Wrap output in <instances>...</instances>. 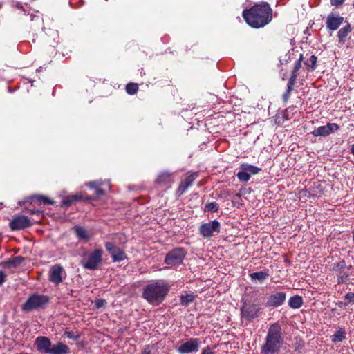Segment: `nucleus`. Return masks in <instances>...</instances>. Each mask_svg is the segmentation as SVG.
<instances>
[{
  "label": "nucleus",
  "mask_w": 354,
  "mask_h": 354,
  "mask_svg": "<svg viewBox=\"0 0 354 354\" xmlns=\"http://www.w3.org/2000/svg\"><path fill=\"white\" fill-rule=\"evenodd\" d=\"M246 23L254 28H260L268 24L272 19V10L267 2L255 4L243 11Z\"/></svg>",
  "instance_id": "f257e3e1"
},
{
  "label": "nucleus",
  "mask_w": 354,
  "mask_h": 354,
  "mask_svg": "<svg viewBox=\"0 0 354 354\" xmlns=\"http://www.w3.org/2000/svg\"><path fill=\"white\" fill-rule=\"evenodd\" d=\"M169 291V286L163 280H154L147 283L142 290V297L150 304H161Z\"/></svg>",
  "instance_id": "f03ea898"
},
{
  "label": "nucleus",
  "mask_w": 354,
  "mask_h": 354,
  "mask_svg": "<svg viewBox=\"0 0 354 354\" xmlns=\"http://www.w3.org/2000/svg\"><path fill=\"white\" fill-rule=\"evenodd\" d=\"M283 343V337L281 326L278 323L270 326L265 343L261 348V354H277Z\"/></svg>",
  "instance_id": "7ed1b4c3"
},
{
  "label": "nucleus",
  "mask_w": 354,
  "mask_h": 354,
  "mask_svg": "<svg viewBox=\"0 0 354 354\" xmlns=\"http://www.w3.org/2000/svg\"><path fill=\"white\" fill-rule=\"evenodd\" d=\"M103 250L100 248L95 249L84 255L81 264L84 268L88 270H98L102 263Z\"/></svg>",
  "instance_id": "20e7f679"
},
{
  "label": "nucleus",
  "mask_w": 354,
  "mask_h": 354,
  "mask_svg": "<svg viewBox=\"0 0 354 354\" xmlns=\"http://www.w3.org/2000/svg\"><path fill=\"white\" fill-rule=\"evenodd\" d=\"M49 302L48 297L46 295L33 294L23 304L22 310L24 311H32L35 309L43 308Z\"/></svg>",
  "instance_id": "39448f33"
},
{
  "label": "nucleus",
  "mask_w": 354,
  "mask_h": 354,
  "mask_svg": "<svg viewBox=\"0 0 354 354\" xmlns=\"http://www.w3.org/2000/svg\"><path fill=\"white\" fill-rule=\"evenodd\" d=\"M186 252L182 248H176L169 251L165 257V263L169 267L181 265L185 257Z\"/></svg>",
  "instance_id": "423d86ee"
},
{
  "label": "nucleus",
  "mask_w": 354,
  "mask_h": 354,
  "mask_svg": "<svg viewBox=\"0 0 354 354\" xmlns=\"http://www.w3.org/2000/svg\"><path fill=\"white\" fill-rule=\"evenodd\" d=\"M201 343V340L198 338H190L187 342H182L177 347L176 351L179 354L195 353L198 351Z\"/></svg>",
  "instance_id": "0eeeda50"
},
{
  "label": "nucleus",
  "mask_w": 354,
  "mask_h": 354,
  "mask_svg": "<svg viewBox=\"0 0 354 354\" xmlns=\"http://www.w3.org/2000/svg\"><path fill=\"white\" fill-rule=\"evenodd\" d=\"M259 310L260 308L254 304L243 303L241 308V318L247 322H251L258 317Z\"/></svg>",
  "instance_id": "6e6552de"
},
{
  "label": "nucleus",
  "mask_w": 354,
  "mask_h": 354,
  "mask_svg": "<svg viewBox=\"0 0 354 354\" xmlns=\"http://www.w3.org/2000/svg\"><path fill=\"white\" fill-rule=\"evenodd\" d=\"M220 230L221 224L216 220L203 223L199 228V232L204 238H210L214 235V233H219Z\"/></svg>",
  "instance_id": "1a4fd4ad"
},
{
  "label": "nucleus",
  "mask_w": 354,
  "mask_h": 354,
  "mask_svg": "<svg viewBox=\"0 0 354 354\" xmlns=\"http://www.w3.org/2000/svg\"><path fill=\"white\" fill-rule=\"evenodd\" d=\"M31 222L26 216H18L10 222V227L12 230H21L29 227Z\"/></svg>",
  "instance_id": "9d476101"
},
{
  "label": "nucleus",
  "mask_w": 354,
  "mask_h": 354,
  "mask_svg": "<svg viewBox=\"0 0 354 354\" xmlns=\"http://www.w3.org/2000/svg\"><path fill=\"white\" fill-rule=\"evenodd\" d=\"M339 127L336 123H328L326 125L319 127L312 131L314 136H327L339 129Z\"/></svg>",
  "instance_id": "9b49d317"
},
{
  "label": "nucleus",
  "mask_w": 354,
  "mask_h": 354,
  "mask_svg": "<svg viewBox=\"0 0 354 354\" xmlns=\"http://www.w3.org/2000/svg\"><path fill=\"white\" fill-rule=\"evenodd\" d=\"M344 18L339 15L330 13L326 18V26L329 30H336L343 24Z\"/></svg>",
  "instance_id": "f8f14e48"
},
{
  "label": "nucleus",
  "mask_w": 354,
  "mask_h": 354,
  "mask_svg": "<svg viewBox=\"0 0 354 354\" xmlns=\"http://www.w3.org/2000/svg\"><path fill=\"white\" fill-rule=\"evenodd\" d=\"M64 268L59 265H55L49 271V281L55 285H59L63 281Z\"/></svg>",
  "instance_id": "ddd939ff"
},
{
  "label": "nucleus",
  "mask_w": 354,
  "mask_h": 354,
  "mask_svg": "<svg viewBox=\"0 0 354 354\" xmlns=\"http://www.w3.org/2000/svg\"><path fill=\"white\" fill-rule=\"evenodd\" d=\"M35 345L39 351L49 354L52 344L48 337L39 336L35 341Z\"/></svg>",
  "instance_id": "4468645a"
},
{
  "label": "nucleus",
  "mask_w": 354,
  "mask_h": 354,
  "mask_svg": "<svg viewBox=\"0 0 354 354\" xmlns=\"http://www.w3.org/2000/svg\"><path fill=\"white\" fill-rule=\"evenodd\" d=\"M286 298V294L283 292H278L272 294L268 299L266 306L269 307H277L281 306Z\"/></svg>",
  "instance_id": "2eb2a0df"
},
{
  "label": "nucleus",
  "mask_w": 354,
  "mask_h": 354,
  "mask_svg": "<svg viewBox=\"0 0 354 354\" xmlns=\"http://www.w3.org/2000/svg\"><path fill=\"white\" fill-rule=\"evenodd\" d=\"M197 176V173H193L186 176L185 178L180 184L178 191L180 192V194L185 193L187 189L192 185Z\"/></svg>",
  "instance_id": "dca6fc26"
},
{
  "label": "nucleus",
  "mask_w": 354,
  "mask_h": 354,
  "mask_svg": "<svg viewBox=\"0 0 354 354\" xmlns=\"http://www.w3.org/2000/svg\"><path fill=\"white\" fill-rule=\"evenodd\" d=\"M70 348L66 344L59 342L51 346L49 354H68Z\"/></svg>",
  "instance_id": "f3484780"
},
{
  "label": "nucleus",
  "mask_w": 354,
  "mask_h": 354,
  "mask_svg": "<svg viewBox=\"0 0 354 354\" xmlns=\"http://www.w3.org/2000/svg\"><path fill=\"white\" fill-rule=\"evenodd\" d=\"M352 31V28L349 24L340 28L337 32L338 42L340 44L346 43V39L348 34Z\"/></svg>",
  "instance_id": "a211bd4d"
},
{
  "label": "nucleus",
  "mask_w": 354,
  "mask_h": 354,
  "mask_svg": "<svg viewBox=\"0 0 354 354\" xmlns=\"http://www.w3.org/2000/svg\"><path fill=\"white\" fill-rule=\"evenodd\" d=\"M24 257L17 256L9 259L8 261L2 263V265L6 268H17L24 261Z\"/></svg>",
  "instance_id": "6ab92c4d"
},
{
  "label": "nucleus",
  "mask_w": 354,
  "mask_h": 354,
  "mask_svg": "<svg viewBox=\"0 0 354 354\" xmlns=\"http://www.w3.org/2000/svg\"><path fill=\"white\" fill-rule=\"evenodd\" d=\"M73 232L75 236L80 240L88 241L90 239V234L87 230H86L83 227L80 225H75L73 228Z\"/></svg>",
  "instance_id": "aec40b11"
},
{
  "label": "nucleus",
  "mask_w": 354,
  "mask_h": 354,
  "mask_svg": "<svg viewBox=\"0 0 354 354\" xmlns=\"http://www.w3.org/2000/svg\"><path fill=\"white\" fill-rule=\"evenodd\" d=\"M346 331L344 328H339L332 336V342L333 343L342 342L346 339Z\"/></svg>",
  "instance_id": "412c9836"
},
{
  "label": "nucleus",
  "mask_w": 354,
  "mask_h": 354,
  "mask_svg": "<svg viewBox=\"0 0 354 354\" xmlns=\"http://www.w3.org/2000/svg\"><path fill=\"white\" fill-rule=\"evenodd\" d=\"M288 305L293 309L299 308L303 305V299L299 295L292 296L288 300Z\"/></svg>",
  "instance_id": "4be33fe9"
},
{
  "label": "nucleus",
  "mask_w": 354,
  "mask_h": 354,
  "mask_svg": "<svg viewBox=\"0 0 354 354\" xmlns=\"http://www.w3.org/2000/svg\"><path fill=\"white\" fill-rule=\"evenodd\" d=\"M241 169L248 173L250 176H251L252 174H257L261 171V168L248 163L241 164Z\"/></svg>",
  "instance_id": "5701e85b"
},
{
  "label": "nucleus",
  "mask_w": 354,
  "mask_h": 354,
  "mask_svg": "<svg viewBox=\"0 0 354 354\" xmlns=\"http://www.w3.org/2000/svg\"><path fill=\"white\" fill-rule=\"evenodd\" d=\"M113 262H120L123 260L127 259V255L126 254L124 250L118 248L116 252L113 254V257H111Z\"/></svg>",
  "instance_id": "b1692460"
},
{
  "label": "nucleus",
  "mask_w": 354,
  "mask_h": 354,
  "mask_svg": "<svg viewBox=\"0 0 354 354\" xmlns=\"http://www.w3.org/2000/svg\"><path fill=\"white\" fill-rule=\"evenodd\" d=\"M350 276V270H344L337 273V281L339 284L346 282Z\"/></svg>",
  "instance_id": "393cba45"
},
{
  "label": "nucleus",
  "mask_w": 354,
  "mask_h": 354,
  "mask_svg": "<svg viewBox=\"0 0 354 354\" xmlns=\"http://www.w3.org/2000/svg\"><path fill=\"white\" fill-rule=\"evenodd\" d=\"M157 182L160 184H167L171 182V174L164 171L160 174L157 178Z\"/></svg>",
  "instance_id": "a878e982"
},
{
  "label": "nucleus",
  "mask_w": 354,
  "mask_h": 354,
  "mask_svg": "<svg viewBox=\"0 0 354 354\" xmlns=\"http://www.w3.org/2000/svg\"><path fill=\"white\" fill-rule=\"evenodd\" d=\"M250 276L252 279H257L261 282L266 280L268 277L269 274L266 272L261 271L251 273Z\"/></svg>",
  "instance_id": "bb28decb"
},
{
  "label": "nucleus",
  "mask_w": 354,
  "mask_h": 354,
  "mask_svg": "<svg viewBox=\"0 0 354 354\" xmlns=\"http://www.w3.org/2000/svg\"><path fill=\"white\" fill-rule=\"evenodd\" d=\"M350 268L351 266H347L345 261L342 260L337 263H334L332 270L337 273L344 270H350Z\"/></svg>",
  "instance_id": "cd10ccee"
},
{
  "label": "nucleus",
  "mask_w": 354,
  "mask_h": 354,
  "mask_svg": "<svg viewBox=\"0 0 354 354\" xmlns=\"http://www.w3.org/2000/svg\"><path fill=\"white\" fill-rule=\"evenodd\" d=\"M82 196L78 195L68 196L62 201V205L68 207L71 205L73 202L80 201Z\"/></svg>",
  "instance_id": "c85d7f7f"
},
{
  "label": "nucleus",
  "mask_w": 354,
  "mask_h": 354,
  "mask_svg": "<svg viewBox=\"0 0 354 354\" xmlns=\"http://www.w3.org/2000/svg\"><path fill=\"white\" fill-rule=\"evenodd\" d=\"M317 57L311 55L305 62V65L310 70L314 71L316 68Z\"/></svg>",
  "instance_id": "c756f323"
},
{
  "label": "nucleus",
  "mask_w": 354,
  "mask_h": 354,
  "mask_svg": "<svg viewBox=\"0 0 354 354\" xmlns=\"http://www.w3.org/2000/svg\"><path fill=\"white\" fill-rule=\"evenodd\" d=\"M194 299V295L193 294H185L181 295L180 301L182 305L187 306L193 301Z\"/></svg>",
  "instance_id": "7c9ffc66"
},
{
  "label": "nucleus",
  "mask_w": 354,
  "mask_h": 354,
  "mask_svg": "<svg viewBox=\"0 0 354 354\" xmlns=\"http://www.w3.org/2000/svg\"><path fill=\"white\" fill-rule=\"evenodd\" d=\"M138 90V85L136 83H129L126 86V91L129 95H134Z\"/></svg>",
  "instance_id": "2f4dec72"
},
{
  "label": "nucleus",
  "mask_w": 354,
  "mask_h": 354,
  "mask_svg": "<svg viewBox=\"0 0 354 354\" xmlns=\"http://www.w3.org/2000/svg\"><path fill=\"white\" fill-rule=\"evenodd\" d=\"M219 209V205L216 202L208 203L205 205V209L212 212H217Z\"/></svg>",
  "instance_id": "473e14b6"
},
{
  "label": "nucleus",
  "mask_w": 354,
  "mask_h": 354,
  "mask_svg": "<svg viewBox=\"0 0 354 354\" xmlns=\"http://www.w3.org/2000/svg\"><path fill=\"white\" fill-rule=\"evenodd\" d=\"M236 176L238 179L241 182H248L250 178V176L248 175V174L241 169V171H239L236 174Z\"/></svg>",
  "instance_id": "72a5a7b5"
},
{
  "label": "nucleus",
  "mask_w": 354,
  "mask_h": 354,
  "mask_svg": "<svg viewBox=\"0 0 354 354\" xmlns=\"http://www.w3.org/2000/svg\"><path fill=\"white\" fill-rule=\"evenodd\" d=\"M105 248L106 250L111 254V257H113V254L116 252V250L118 247H117L114 243L111 242H106L105 243Z\"/></svg>",
  "instance_id": "f704fd0d"
},
{
  "label": "nucleus",
  "mask_w": 354,
  "mask_h": 354,
  "mask_svg": "<svg viewBox=\"0 0 354 354\" xmlns=\"http://www.w3.org/2000/svg\"><path fill=\"white\" fill-rule=\"evenodd\" d=\"M344 299L347 300V301L344 303V306H348L349 304H354V293L351 292L346 293L344 295Z\"/></svg>",
  "instance_id": "c9c22d12"
},
{
  "label": "nucleus",
  "mask_w": 354,
  "mask_h": 354,
  "mask_svg": "<svg viewBox=\"0 0 354 354\" xmlns=\"http://www.w3.org/2000/svg\"><path fill=\"white\" fill-rule=\"evenodd\" d=\"M35 198H37L39 202L43 203L44 204L53 205L54 203L52 200L42 196H35Z\"/></svg>",
  "instance_id": "e433bc0d"
},
{
  "label": "nucleus",
  "mask_w": 354,
  "mask_h": 354,
  "mask_svg": "<svg viewBox=\"0 0 354 354\" xmlns=\"http://www.w3.org/2000/svg\"><path fill=\"white\" fill-rule=\"evenodd\" d=\"M297 77V76L290 75V77L288 80V84H287V86L289 87V88H293L294 85L296 82Z\"/></svg>",
  "instance_id": "4c0bfd02"
},
{
  "label": "nucleus",
  "mask_w": 354,
  "mask_h": 354,
  "mask_svg": "<svg viewBox=\"0 0 354 354\" xmlns=\"http://www.w3.org/2000/svg\"><path fill=\"white\" fill-rule=\"evenodd\" d=\"M293 90V88H290L287 86L286 88V92L284 93V94L283 95V100L284 102H287L290 97V93H291V91Z\"/></svg>",
  "instance_id": "58836bf2"
},
{
  "label": "nucleus",
  "mask_w": 354,
  "mask_h": 354,
  "mask_svg": "<svg viewBox=\"0 0 354 354\" xmlns=\"http://www.w3.org/2000/svg\"><path fill=\"white\" fill-rule=\"evenodd\" d=\"M86 185H88L91 189L97 188V187L102 185V182L99 180L88 182L86 183Z\"/></svg>",
  "instance_id": "ea45409f"
},
{
  "label": "nucleus",
  "mask_w": 354,
  "mask_h": 354,
  "mask_svg": "<svg viewBox=\"0 0 354 354\" xmlns=\"http://www.w3.org/2000/svg\"><path fill=\"white\" fill-rule=\"evenodd\" d=\"M303 60V55L301 54L299 59L295 63L293 69L295 71H299L301 67V62Z\"/></svg>",
  "instance_id": "a19ab883"
},
{
  "label": "nucleus",
  "mask_w": 354,
  "mask_h": 354,
  "mask_svg": "<svg viewBox=\"0 0 354 354\" xmlns=\"http://www.w3.org/2000/svg\"><path fill=\"white\" fill-rule=\"evenodd\" d=\"M64 335H66L68 338L73 339V340H77L78 339L77 335H75L73 333L70 332V331H66L64 333Z\"/></svg>",
  "instance_id": "79ce46f5"
},
{
  "label": "nucleus",
  "mask_w": 354,
  "mask_h": 354,
  "mask_svg": "<svg viewBox=\"0 0 354 354\" xmlns=\"http://www.w3.org/2000/svg\"><path fill=\"white\" fill-rule=\"evenodd\" d=\"M345 0H330L332 6H339L344 3Z\"/></svg>",
  "instance_id": "37998d69"
},
{
  "label": "nucleus",
  "mask_w": 354,
  "mask_h": 354,
  "mask_svg": "<svg viewBox=\"0 0 354 354\" xmlns=\"http://www.w3.org/2000/svg\"><path fill=\"white\" fill-rule=\"evenodd\" d=\"M201 354H216L209 346L204 348Z\"/></svg>",
  "instance_id": "c03bdc74"
},
{
  "label": "nucleus",
  "mask_w": 354,
  "mask_h": 354,
  "mask_svg": "<svg viewBox=\"0 0 354 354\" xmlns=\"http://www.w3.org/2000/svg\"><path fill=\"white\" fill-rule=\"evenodd\" d=\"M6 275L3 271H0V286L6 281Z\"/></svg>",
  "instance_id": "a18cd8bd"
},
{
  "label": "nucleus",
  "mask_w": 354,
  "mask_h": 354,
  "mask_svg": "<svg viewBox=\"0 0 354 354\" xmlns=\"http://www.w3.org/2000/svg\"><path fill=\"white\" fill-rule=\"evenodd\" d=\"M105 194L104 191L101 189V188H98L97 187L96 189H95V194L98 196H102Z\"/></svg>",
  "instance_id": "49530a36"
},
{
  "label": "nucleus",
  "mask_w": 354,
  "mask_h": 354,
  "mask_svg": "<svg viewBox=\"0 0 354 354\" xmlns=\"http://www.w3.org/2000/svg\"><path fill=\"white\" fill-rule=\"evenodd\" d=\"M105 304V301L102 299H99L96 302V306L97 308H101Z\"/></svg>",
  "instance_id": "de8ad7c7"
},
{
  "label": "nucleus",
  "mask_w": 354,
  "mask_h": 354,
  "mask_svg": "<svg viewBox=\"0 0 354 354\" xmlns=\"http://www.w3.org/2000/svg\"><path fill=\"white\" fill-rule=\"evenodd\" d=\"M142 354H151V351H150V350L149 349V347L145 348L143 350V351H142Z\"/></svg>",
  "instance_id": "09e8293b"
},
{
  "label": "nucleus",
  "mask_w": 354,
  "mask_h": 354,
  "mask_svg": "<svg viewBox=\"0 0 354 354\" xmlns=\"http://www.w3.org/2000/svg\"><path fill=\"white\" fill-rule=\"evenodd\" d=\"M297 72L298 71H295V69H292L291 72V75L297 76Z\"/></svg>",
  "instance_id": "8fccbe9b"
},
{
  "label": "nucleus",
  "mask_w": 354,
  "mask_h": 354,
  "mask_svg": "<svg viewBox=\"0 0 354 354\" xmlns=\"http://www.w3.org/2000/svg\"><path fill=\"white\" fill-rule=\"evenodd\" d=\"M337 305H338L339 307H342L343 305L344 306V303H343V302H341V301H340V302H339V303L337 304Z\"/></svg>",
  "instance_id": "3c124183"
},
{
  "label": "nucleus",
  "mask_w": 354,
  "mask_h": 354,
  "mask_svg": "<svg viewBox=\"0 0 354 354\" xmlns=\"http://www.w3.org/2000/svg\"><path fill=\"white\" fill-rule=\"evenodd\" d=\"M351 152L353 154L354 156V144L352 145V147H351Z\"/></svg>",
  "instance_id": "603ef678"
},
{
  "label": "nucleus",
  "mask_w": 354,
  "mask_h": 354,
  "mask_svg": "<svg viewBox=\"0 0 354 354\" xmlns=\"http://www.w3.org/2000/svg\"><path fill=\"white\" fill-rule=\"evenodd\" d=\"M352 233H353V240L354 241V230L352 232Z\"/></svg>",
  "instance_id": "864d4df0"
}]
</instances>
